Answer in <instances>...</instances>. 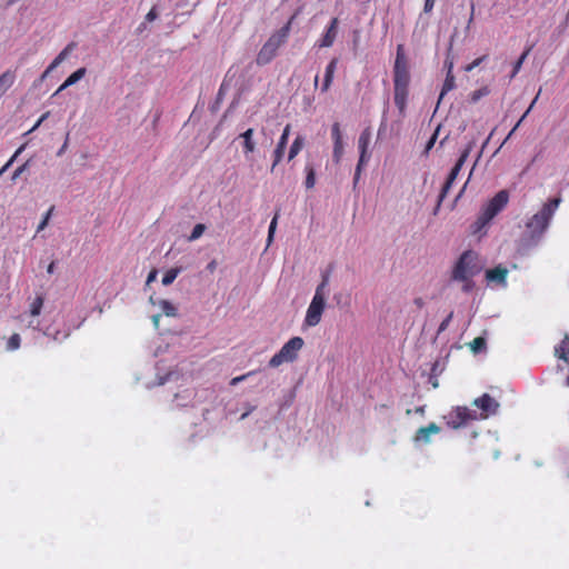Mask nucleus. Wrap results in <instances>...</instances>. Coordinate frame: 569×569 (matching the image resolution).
<instances>
[{"mask_svg": "<svg viewBox=\"0 0 569 569\" xmlns=\"http://www.w3.org/2000/svg\"><path fill=\"white\" fill-rule=\"evenodd\" d=\"M410 72L405 54V48L403 44H398L393 67V100L400 114H403L407 108Z\"/></svg>", "mask_w": 569, "mask_h": 569, "instance_id": "f257e3e1", "label": "nucleus"}, {"mask_svg": "<svg viewBox=\"0 0 569 569\" xmlns=\"http://www.w3.org/2000/svg\"><path fill=\"white\" fill-rule=\"evenodd\" d=\"M561 200L562 199L560 196L549 199L546 203H543L541 209L527 221L526 228L532 239H539L548 229Z\"/></svg>", "mask_w": 569, "mask_h": 569, "instance_id": "f03ea898", "label": "nucleus"}, {"mask_svg": "<svg viewBox=\"0 0 569 569\" xmlns=\"http://www.w3.org/2000/svg\"><path fill=\"white\" fill-rule=\"evenodd\" d=\"M293 19L295 16H292L283 27L272 33L263 43L256 58L258 66H266L276 58L279 48L288 40Z\"/></svg>", "mask_w": 569, "mask_h": 569, "instance_id": "7ed1b4c3", "label": "nucleus"}, {"mask_svg": "<svg viewBox=\"0 0 569 569\" xmlns=\"http://www.w3.org/2000/svg\"><path fill=\"white\" fill-rule=\"evenodd\" d=\"M481 269L478 254L472 250H467L457 260L451 272V279L467 280L477 276Z\"/></svg>", "mask_w": 569, "mask_h": 569, "instance_id": "20e7f679", "label": "nucleus"}, {"mask_svg": "<svg viewBox=\"0 0 569 569\" xmlns=\"http://www.w3.org/2000/svg\"><path fill=\"white\" fill-rule=\"evenodd\" d=\"M328 282L329 276L323 274L322 281L317 287L315 296L307 309L305 322L309 327L317 326L321 320V316L326 307V288L328 286Z\"/></svg>", "mask_w": 569, "mask_h": 569, "instance_id": "39448f33", "label": "nucleus"}, {"mask_svg": "<svg viewBox=\"0 0 569 569\" xmlns=\"http://www.w3.org/2000/svg\"><path fill=\"white\" fill-rule=\"evenodd\" d=\"M509 192L500 190L488 203L482 208L480 216L475 222V232L480 231L487 226L508 203Z\"/></svg>", "mask_w": 569, "mask_h": 569, "instance_id": "423d86ee", "label": "nucleus"}, {"mask_svg": "<svg viewBox=\"0 0 569 569\" xmlns=\"http://www.w3.org/2000/svg\"><path fill=\"white\" fill-rule=\"evenodd\" d=\"M305 341L301 337H292L282 348L270 359L269 366L277 368L284 362H293L298 358L299 351L303 348Z\"/></svg>", "mask_w": 569, "mask_h": 569, "instance_id": "0eeeda50", "label": "nucleus"}, {"mask_svg": "<svg viewBox=\"0 0 569 569\" xmlns=\"http://www.w3.org/2000/svg\"><path fill=\"white\" fill-rule=\"evenodd\" d=\"M476 420H478L477 411L466 406H457L446 416L447 426L451 429L462 428Z\"/></svg>", "mask_w": 569, "mask_h": 569, "instance_id": "6e6552de", "label": "nucleus"}, {"mask_svg": "<svg viewBox=\"0 0 569 569\" xmlns=\"http://www.w3.org/2000/svg\"><path fill=\"white\" fill-rule=\"evenodd\" d=\"M371 137H372V132H371L370 128L363 129L362 132L359 136L358 149H359L360 156H359V161H358V164L356 167V172H355V178H353L355 187L357 186V183L359 181L362 167L368 162V160L370 158V154L368 153V150H369V146H370V142H371Z\"/></svg>", "mask_w": 569, "mask_h": 569, "instance_id": "1a4fd4ad", "label": "nucleus"}, {"mask_svg": "<svg viewBox=\"0 0 569 569\" xmlns=\"http://www.w3.org/2000/svg\"><path fill=\"white\" fill-rule=\"evenodd\" d=\"M472 406L480 410L477 412L478 420L488 419L490 416L496 415L499 409V402L488 393H483L482 396L476 398L472 401Z\"/></svg>", "mask_w": 569, "mask_h": 569, "instance_id": "9d476101", "label": "nucleus"}, {"mask_svg": "<svg viewBox=\"0 0 569 569\" xmlns=\"http://www.w3.org/2000/svg\"><path fill=\"white\" fill-rule=\"evenodd\" d=\"M469 153H470V148H466L459 159L457 160L456 164L453 166V168L451 169L443 187H442V190H441V193H440V199H443L447 193L449 192L453 181L456 180L457 176L459 174L462 166L465 164L466 160L468 159L469 157Z\"/></svg>", "mask_w": 569, "mask_h": 569, "instance_id": "9b49d317", "label": "nucleus"}, {"mask_svg": "<svg viewBox=\"0 0 569 569\" xmlns=\"http://www.w3.org/2000/svg\"><path fill=\"white\" fill-rule=\"evenodd\" d=\"M339 19L332 18L321 38L317 41L319 48H330L338 36Z\"/></svg>", "mask_w": 569, "mask_h": 569, "instance_id": "f8f14e48", "label": "nucleus"}, {"mask_svg": "<svg viewBox=\"0 0 569 569\" xmlns=\"http://www.w3.org/2000/svg\"><path fill=\"white\" fill-rule=\"evenodd\" d=\"M291 130V124H287L282 131V134L273 150V162L271 164V172L274 170V168L280 163V161L283 158L284 150L288 143L289 134Z\"/></svg>", "mask_w": 569, "mask_h": 569, "instance_id": "ddd939ff", "label": "nucleus"}, {"mask_svg": "<svg viewBox=\"0 0 569 569\" xmlns=\"http://www.w3.org/2000/svg\"><path fill=\"white\" fill-rule=\"evenodd\" d=\"M440 431H441L440 427L437 423L431 422L428 426L420 427L417 430L416 436H415V441L428 443L430 441V436L437 435Z\"/></svg>", "mask_w": 569, "mask_h": 569, "instance_id": "4468645a", "label": "nucleus"}, {"mask_svg": "<svg viewBox=\"0 0 569 569\" xmlns=\"http://www.w3.org/2000/svg\"><path fill=\"white\" fill-rule=\"evenodd\" d=\"M508 269L502 266H497L486 271V279L489 282H497L506 286L507 283Z\"/></svg>", "mask_w": 569, "mask_h": 569, "instance_id": "2eb2a0df", "label": "nucleus"}, {"mask_svg": "<svg viewBox=\"0 0 569 569\" xmlns=\"http://www.w3.org/2000/svg\"><path fill=\"white\" fill-rule=\"evenodd\" d=\"M254 130L252 128L247 129L244 132L239 134V139L242 140V151L246 157L256 151V142L253 140Z\"/></svg>", "mask_w": 569, "mask_h": 569, "instance_id": "dca6fc26", "label": "nucleus"}, {"mask_svg": "<svg viewBox=\"0 0 569 569\" xmlns=\"http://www.w3.org/2000/svg\"><path fill=\"white\" fill-rule=\"evenodd\" d=\"M76 48L74 42H70L49 64L47 70L43 73V78L48 76L53 69H56L60 63H62L67 57L70 54V52Z\"/></svg>", "mask_w": 569, "mask_h": 569, "instance_id": "f3484780", "label": "nucleus"}, {"mask_svg": "<svg viewBox=\"0 0 569 569\" xmlns=\"http://www.w3.org/2000/svg\"><path fill=\"white\" fill-rule=\"evenodd\" d=\"M87 73V69L84 67L82 68H79L78 70H76L74 72H72L66 80L57 89V91L54 92V96L60 93L61 91H63L64 89H67L68 87L70 86H73L74 83H77L78 81H80Z\"/></svg>", "mask_w": 569, "mask_h": 569, "instance_id": "a211bd4d", "label": "nucleus"}, {"mask_svg": "<svg viewBox=\"0 0 569 569\" xmlns=\"http://www.w3.org/2000/svg\"><path fill=\"white\" fill-rule=\"evenodd\" d=\"M337 64H338V59L333 58L326 67L323 83L321 87L322 92H327L329 90V88L331 87L333 76H335V72L337 69Z\"/></svg>", "mask_w": 569, "mask_h": 569, "instance_id": "6ab92c4d", "label": "nucleus"}, {"mask_svg": "<svg viewBox=\"0 0 569 569\" xmlns=\"http://www.w3.org/2000/svg\"><path fill=\"white\" fill-rule=\"evenodd\" d=\"M16 80L14 71L7 70L0 76V97L12 87Z\"/></svg>", "mask_w": 569, "mask_h": 569, "instance_id": "aec40b11", "label": "nucleus"}, {"mask_svg": "<svg viewBox=\"0 0 569 569\" xmlns=\"http://www.w3.org/2000/svg\"><path fill=\"white\" fill-rule=\"evenodd\" d=\"M555 355L569 363V336H566L560 345L555 348Z\"/></svg>", "mask_w": 569, "mask_h": 569, "instance_id": "412c9836", "label": "nucleus"}, {"mask_svg": "<svg viewBox=\"0 0 569 569\" xmlns=\"http://www.w3.org/2000/svg\"><path fill=\"white\" fill-rule=\"evenodd\" d=\"M303 143H305L303 137L297 136L289 149V153H288L289 161L293 160L298 156V153L301 151V149L303 147Z\"/></svg>", "mask_w": 569, "mask_h": 569, "instance_id": "4be33fe9", "label": "nucleus"}, {"mask_svg": "<svg viewBox=\"0 0 569 569\" xmlns=\"http://www.w3.org/2000/svg\"><path fill=\"white\" fill-rule=\"evenodd\" d=\"M305 171H306L305 186L307 189H311L316 184V170L311 164L308 163L305 167Z\"/></svg>", "mask_w": 569, "mask_h": 569, "instance_id": "5701e85b", "label": "nucleus"}, {"mask_svg": "<svg viewBox=\"0 0 569 569\" xmlns=\"http://www.w3.org/2000/svg\"><path fill=\"white\" fill-rule=\"evenodd\" d=\"M181 271H182V268H180V267H176V268H171V269L167 270L162 277V284L170 286L176 280V278L179 276V273Z\"/></svg>", "mask_w": 569, "mask_h": 569, "instance_id": "b1692460", "label": "nucleus"}, {"mask_svg": "<svg viewBox=\"0 0 569 569\" xmlns=\"http://www.w3.org/2000/svg\"><path fill=\"white\" fill-rule=\"evenodd\" d=\"M159 307L162 310V313L167 317H176L177 316V308L168 300H160Z\"/></svg>", "mask_w": 569, "mask_h": 569, "instance_id": "393cba45", "label": "nucleus"}, {"mask_svg": "<svg viewBox=\"0 0 569 569\" xmlns=\"http://www.w3.org/2000/svg\"><path fill=\"white\" fill-rule=\"evenodd\" d=\"M44 299L42 296H37L30 305V315L37 317L41 313Z\"/></svg>", "mask_w": 569, "mask_h": 569, "instance_id": "a878e982", "label": "nucleus"}, {"mask_svg": "<svg viewBox=\"0 0 569 569\" xmlns=\"http://www.w3.org/2000/svg\"><path fill=\"white\" fill-rule=\"evenodd\" d=\"M206 229H207V227L203 223H197L193 227L191 233L188 236V241L192 242V241L198 240L203 234Z\"/></svg>", "mask_w": 569, "mask_h": 569, "instance_id": "bb28decb", "label": "nucleus"}, {"mask_svg": "<svg viewBox=\"0 0 569 569\" xmlns=\"http://www.w3.org/2000/svg\"><path fill=\"white\" fill-rule=\"evenodd\" d=\"M486 339L483 337H477L470 342V349L477 353L486 348Z\"/></svg>", "mask_w": 569, "mask_h": 569, "instance_id": "cd10ccee", "label": "nucleus"}, {"mask_svg": "<svg viewBox=\"0 0 569 569\" xmlns=\"http://www.w3.org/2000/svg\"><path fill=\"white\" fill-rule=\"evenodd\" d=\"M531 48L526 49L522 54L519 57V59L513 64V70L511 77H515L521 69L526 58L528 57Z\"/></svg>", "mask_w": 569, "mask_h": 569, "instance_id": "c85d7f7f", "label": "nucleus"}, {"mask_svg": "<svg viewBox=\"0 0 569 569\" xmlns=\"http://www.w3.org/2000/svg\"><path fill=\"white\" fill-rule=\"evenodd\" d=\"M541 89H539L537 96L530 103L529 108L526 110V112L522 114V117L519 119V121L516 123V126L512 128V130L509 133V137L517 130V128L520 126V123L523 121V119L528 116V113L532 110L535 103L537 102L539 96H540Z\"/></svg>", "mask_w": 569, "mask_h": 569, "instance_id": "c756f323", "label": "nucleus"}, {"mask_svg": "<svg viewBox=\"0 0 569 569\" xmlns=\"http://www.w3.org/2000/svg\"><path fill=\"white\" fill-rule=\"evenodd\" d=\"M54 210V206H51L49 208V210L46 212V214L43 216L42 220L40 221V223L38 224V228H37V232H40L42 230H44V228L48 226L49 223V220L52 216V212Z\"/></svg>", "mask_w": 569, "mask_h": 569, "instance_id": "7c9ffc66", "label": "nucleus"}, {"mask_svg": "<svg viewBox=\"0 0 569 569\" xmlns=\"http://www.w3.org/2000/svg\"><path fill=\"white\" fill-rule=\"evenodd\" d=\"M278 218H279V212H277L274 214V217L272 218V220L270 222L269 230H268V239H267L268 244H270L273 240V236H274L277 223H278Z\"/></svg>", "mask_w": 569, "mask_h": 569, "instance_id": "2f4dec72", "label": "nucleus"}, {"mask_svg": "<svg viewBox=\"0 0 569 569\" xmlns=\"http://www.w3.org/2000/svg\"><path fill=\"white\" fill-rule=\"evenodd\" d=\"M342 154H343V142L342 141L333 142L332 156L337 163L340 161Z\"/></svg>", "mask_w": 569, "mask_h": 569, "instance_id": "473e14b6", "label": "nucleus"}, {"mask_svg": "<svg viewBox=\"0 0 569 569\" xmlns=\"http://www.w3.org/2000/svg\"><path fill=\"white\" fill-rule=\"evenodd\" d=\"M21 338L18 333H13L7 343L8 350H16L20 347Z\"/></svg>", "mask_w": 569, "mask_h": 569, "instance_id": "72a5a7b5", "label": "nucleus"}, {"mask_svg": "<svg viewBox=\"0 0 569 569\" xmlns=\"http://www.w3.org/2000/svg\"><path fill=\"white\" fill-rule=\"evenodd\" d=\"M331 138L333 142L342 141L340 124L338 122H335L331 127Z\"/></svg>", "mask_w": 569, "mask_h": 569, "instance_id": "f704fd0d", "label": "nucleus"}, {"mask_svg": "<svg viewBox=\"0 0 569 569\" xmlns=\"http://www.w3.org/2000/svg\"><path fill=\"white\" fill-rule=\"evenodd\" d=\"M453 86H455V78H453V76L448 74L445 80L440 97H443L446 92L450 91L453 88Z\"/></svg>", "mask_w": 569, "mask_h": 569, "instance_id": "c9c22d12", "label": "nucleus"}, {"mask_svg": "<svg viewBox=\"0 0 569 569\" xmlns=\"http://www.w3.org/2000/svg\"><path fill=\"white\" fill-rule=\"evenodd\" d=\"M489 93V90L487 87L480 88L471 93V101L477 102L482 97L487 96Z\"/></svg>", "mask_w": 569, "mask_h": 569, "instance_id": "e433bc0d", "label": "nucleus"}, {"mask_svg": "<svg viewBox=\"0 0 569 569\" xmlns=\"http://www.w3.org/2000/svg\"><path fill=\"white\" fill-rule=\"evenodd\" d=\"M452 318H453V312L451 311V312H450V313H449V315H448V316H447V317L441 321V323H440V326H439V328H438V333H440V332L445 331V330L449 327V325H450V322H451Z\"/></svg>", "mask_w": 569, "mask_h": 569, "instance_id": "4c0bfd02", "label": "nucleus"}, {"mask_svg": "<svg viewBox=\"0 0 569 569\" xmlns=\"http://www.w3.org/2000/svg\"><path fill=\"white\" fill-rule=\"evenodd\" d=\"M253 373H254V371H249V372H247V373H244L242 376L234 377V378L231 379L230 385L231 386H236L239 382L246 380L248 377L252 376Z\"/></svg>", "mask_w": 569, "mask_h": 569, "instance_id": "58836bf2", "label": "nucleus"}, {"mask_svg": "<svg viewBox=\"0 0 569 569\" xmlns=\"http://www.w3.org/2000/svg\"><path fill=\"white\" fill-rule=\"evenodd\" d=\"M459 281L463 282L462 290L465 292H470L475 287V282L472 281V278H469L467 280H459Z\"/></svg>", "mask_w": 569, "mask_h": 569, "instance_id": "ea45409f", "label": "nucleus"}, {"mask_svg": "<svg viewBox=\"0 0 569 569\" xmlns=\"http://www.w3.org/2000/svg\"><path fill=\"white\" fill-rule=\"evenodd\" d=\"M486 59V56L483 57H480V58H477L476 60H473L470 64H468L466 67V71H471L473 70L476 67H478L483 60Z\"/></svg>", "mask_w": 569, "mask_h": 569, "instance_id": "a19ab883", "label": "nucleus"}, {"mask_svg": "<svg viewBox=\"0 0 569 569\" xmlns=\"http://www.w3.org/2000/svg\"><path fill=\"white\" fill-rule=\"evenodd\" d=\"M158 17V13H157V10H156V7L151 8V10L146 14V20L148 22H152L153 20H156Z\"/></svg>", "mask_w": 569, "mask_h": 569, "instance_id": "79ce46f5", "label": "nucleus"}, {"mask_svg": "<svg viewBox=\"0 0 569 569\" xmlns=\"http://www.w3.org/2000/svg\"><path fill=\"white\" fill-rule=\"evenodd\" d=\"M436 0H425L423 11L429 13L435 7Z\"/></svg>", "mask_w": 569, "mask_h": 569, "instance_id": "37998d69", "label": "nucleus"}, {"mask_svg": "<svg viewBox=\"0 0 569 569\" xmlns=\"http://www.w3.org/2000/svg\"><path fill=\"white\" fill-rule=\"evenodd\" d=\"M157 278V270L153 269L149 272L148 277H147V284L151 283L152 281H154Z\"/></svg>", "mask_w": 569, "mask_h": 569, "instance_id": "c03bdc74", "label": "nucleus"}, {"mask_svg": "<svg viewBox=\"0 0 569 569\" xmlns=\"http://www.w3.org/2000/svg\"><path fill=\"white\" fill-rule=\"evenodd\" d=\"M217 261L216 260H211L208 264H207V270L211 273H213L217 269Z\"/></svg>", "mask_w": 569, "mask_h": 569, "instance_id": "a18cd8bd", "label": "nucleus"}, {"mask_svg": "<svg viewBox=\"0 0 569 569\" xmlns=\"http://www.w3.org/2000/svg\"><path fill=\"white\" fill-rule=\"evenodd\" d=\"M160 319H161V315H160V313H158V315H153V316L151 317L152 323H153V326H154V328H156V329H158V328H159Z\"/></svg>", "mask_w": 569, "mask_h": 569, "instance_id": "49530a36", "label": "nucleus"}, {"mask_svg": "<svg viewBox=\"0 0 569 569\" xmlns=\"http://www.w3.org/2000/svg\"><path fill=\"white\" fill-rule=\"evenodd\" d=\"M48 114H49V112H46L44 114H42L41 118L34 124V127L32 128V130L37 129L41 124V122L48 117Z\"/></svg>", "mask_w": 569, "mask_h": 569, "instance_id": "de8ad7c7", "label": "nucleus"}, {"mask_svg": "<svg viewBox=\"0 0 569 569\" xmlns=\"http://www.w3.org/2000/svg\"><path fill=\"white\" fill-rule=\"evenodd\" d=\"M54 267H56V262L54 261H51L47 268V272L48 273H53L54 271Z\"/></svg>", "mask_w": 569, "mask_h": 569, "instance_id": "09e8293b", "label": "nucleus"}, {"mask_svg": "<svg viewBox=\"0 0 569 569\" xmlns=\"http://www.w3.org/2000/svg\"><path fill=\"white\" fill-rule=\"evenodd\" d=\"M436 141V133L431 137V139L429 140V142L427 143V150L431 149L433 143Z\"/></svg>", "mask_w": 569, "mask_h": 569, "instance_id": "8fccbe9b", "label": "nucleus"}, {"mask_svg": "<svg viewBox=\"0 0 569 569\" xmlns=\"http://www.w3.org/2000/svg\"><path fill=\"white\" fill-rule=\"evenodd\" d=\"M67 146H68V139L64 141L63 146L58 151V156H61L64 152Z\"/></svg>", "mask_w": 569, "mask_h": 569, "instance_id": "3c124183", "label": "nucleus"}, {"mask_svg": "<svg viewBox=\"0 0 569 569\" xmlns=\"http://www.w3.org/2000/svg\"><path fill=\"white\" fill-rule=\"evenodd\" d=\"M24 169V166H21L19 167L16 171H14V174H13V178L18 177Z\"/></svg>", "mask_w": 569, "mask_h": 569, "instance_id": "603ef678", "label": "nucleus"}, {"mask_svg": "<svg viewBox=\"0 0 569 569\" xmlns=\"http://www.w3.org/2000/svg\"><path fill=\"white\" fill-rule=\"evenodd\" d=\"M415 303H416L418 307H422L423 301H422V299H421V298H417V299L415 300Z\"/></svg>", "mask_w": 569, "mask_h": 569, "instance_id": "864d4df0", "label": "nucleus"}, {"mask_svg": "<svg viewBox=\"0 0 569 569\" xmlns=\"http://www.w3.org/2000/svg\"><path fill=\"white\" fill-rule=\"evenodd\" d=\"M416 412L417 413H423L425 412V407H417L416 408Z\"/></svg>", "mask_w": 569, "mask_h": 569, "instance_id": "5fc2aeb1", "label": "nucleus"}, {"mask_svg": "<svg viewBox=\"0 0 569 569\" xmlns=\"http://www.w3.org/2000/svg\"><path fill=\"white\" fill-rule=\"evenodd\" d=\"M318 80H319V76L317 74V76L315 77V86H317V84H318Z\"/></svg>", "mask_w": 569, "mask_h": 569, "instance_id": "6e6d98bb", "label": "nucleus"}, {"mask_svg": "<svg viewBox=\"0 0 569 569\" xmlns=\"http://www.w3.org/2000/svg\"><path fill=\"white\" fill-rule=\"evenodd\" d=\"M567 385L569 386V375H568V378H567Z\"/></svg>", "mask_w": 569, "mask_h": 569, "instance_id": "4d7b16f0", "label": "nucleus"}]
</instances>
